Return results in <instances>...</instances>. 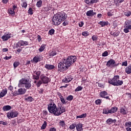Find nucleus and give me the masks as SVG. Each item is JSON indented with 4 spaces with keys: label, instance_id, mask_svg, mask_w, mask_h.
<instances>
[{
    "label": "nucleus",
    "instance_id": "1",
    "mask_svg": "<svg viewBox=\"0 0 131 131\" xmlns=\"http://www.w3.org/2000/svg\"><path fill=\"white\" fill-rule=\"evenodd\" d=\"M77 60V58L73 55L68 56L67 59L63 58L61 62L58 63V71L60 72L66 71L72 64L76 62Z\"/></svg>",
    "mask_w": 131,
    "mask_h": 131
},
{
    "label": "nucleus",
    "instance_id": "2",
    "mask_svg": "<svg viewBox=\"0 0 131 131\" xmlns=\"http://www.w3.org/2000/svg\"><path fill=\"white\" fill-rule=\"evenodd\" d=\"M108 82L110 84H112V85L114 86H119V85L123 84V81L120 80L119 75H115L112 79H108Z\"/></svg>",
    "mask_w": 131,
    "mask_h": 131
},
{
    "label": "nucleus",
    "instance_id": "3",
    "mask_svg": "<svg viewBox=\"0 0 131 131\" xmlns=\"http://www.w3.org/2000/svg\"><path fill=\"white\" fill-rule=\"evenodd\" d=\"M26 46H28V41L20 40L15 43L14 49H16L17 53H21V51L23 49V47H26Z\"/></svg>",
    "mask_w": 131,
    "mask_h": 131
},
{
    "label": "nucleus",
    "instance_id": "4",
    "mask_svg": "<svg viewBox=\"0 0 131 131\" xmlns=\"http://www.w3.org/2000/svg\"><path fill=\"white\" fill-rule=\"evenodd\" d=\"M53 17L58 20L59 19L60 21H65V20L67 19V14L63 12H58L57 13L54 14Z\"/></svg>",
    "mask_w": 131,
    "mask_h": 131
},
{
    "label": "nucleus",
    "instance_id": "5",
    "mask_svg": "<svg viewBox=\"0 0 131 131\" xmlns=\"http://www.w3.org/2000/svg\"><path fill=\"white\" fill-rule=\"evenodd\" d=\"M64 112H66V108L64 106H59L58 107H56L52 114L55 116H59V115H61V114Z\"/></svg>",
    "mask_w": 131,
    "mask_h": 131
},
{
    "label": "nucleus",
    "instance_id": "6",
    "mask_svg": "<svg viewBox=\"0 0 131 131\" xmlns=\"http://www.w3.org/2000/svg\"><path fill=\"white\" fill-rule=\"evenodd\" d=\"M19 84L20 85H25V87L27 90H29L31 88V83L27 79L22 78L19 80Z\"/></svg>",
    "mask_w": 131,
    "mask_h": 131
},
{
    "label": "nucleus",
    "instance_id": "7",
    "mask_svg": "<svg viewBox=\"0 0 131 131\" xmlns=\"http://www.w3.org/2000/svg\"><path fill=\"white\" fill-rule=\"evenodd\" d=\"M57 107V105H56V104L54 102H51L48 105V110L49 112V113H51V114H53L54 113V112L55 111V110Z\"/></svg>",
    "mask_w": 131,
    "mask_h": 131
},
{
    "label": "nucleus",
    "instance_id": "8",
    "mask_svg": "<svg viewBox=\"0 0 131 131\" xmlns=\"http://www.w3.org/2000/svg\"><path fill=\"white\" fill-rule=\"evenodd\" d=\"M40 79L43 84H47L50 82V78L48 77L45 74H41Z\"/></svg>",
    "mask_w": 131,
    "mask_h": 131
},
{
    "label": "nucleus",
    "instance_id": "9",
    "mask_svg": "<svg viewBox=\"0 0 131 131\" xmlns=\"http://www.w3.org/2000/svg\"><path fill=\"white\" fill-rule=\"evenodd\" d=\"M18 115H19V113L17 111H11L7 113V116L9 119H11V118H14V117H17Z\"/></svg>",
    "mask_w": 131,
    "mask_h": 131
},
{
    "label": "nucleus",
    "instance_id": "10",
    "mask_svg": "<svg viewBox=\"0 0 131 131\" xmlns=\"http://www.w3.org/2000/svg\"><path fill=\"white\" fill-rule=\"evenodd\" d=\"M106 66H107V67H110V68H113L114 67H116L117 64L115 63V60H114V59H111L107 62Z\"/></svg>",
    "mask_w": 131,
    "mask_h": 131
},
{
    "label": "nucleus",
    "instance_id": "11",
    "mask_svg": "<svg viewBox=\"0 0 131 131\" xmlns=\"http://www.w3.org/2000/svg\"><path fill=\"white\" fill-rule=\"evenodd\" d=\"M99 96L100 98H103V99H106V100H110V97H109V94L106 91H102L99 93Z\"/></svg>",
    "mask_w": 131,
    "mask_h": 131
},
{
    "label": "nucleus",
    "instance_id": "12",
    "mask_svg": "<svg viewBox=\"0 0 131 131\" xmlns=\"http://www.w3.org/2000/svg\"><path fill=\"white\" fill-rule=\"evenodd\" d=\"M72 80H73V76H71V75H68L62 79V81L64 83H69Z\"/></svg>",
    "mask_w": 131,
    "mask_h": 131
},
{
    "label": "nucleus",
    "instance_id": "13",
    "mask_svg": "<svg viewBox=\"0 0 131 131\" xmlns=\"http://www.w3.org/2000/svg\"><path fill=\"white\" fill-rule=\"evenodd\" d=\"M62 20H60V19L56 18V17H53L52 18V24L53 25H55V26H58V25H60L61 23H62Z\"/></svg>",
    "mask_w": 131,
    "mask_h": 131
},
{
    "label": "nucleus",
    "instance_id": "14",
    "mask_svg": "<svg viewBox=\"0 0 131 131\" xmlns=\"http://www.w3.org/2000/svg\"><path fill=\"white\" fill-rule=\"evenodd\" d=\"M35 75H33V78L35 80H38L39 79V78L40 77V76L41 75V72L40 71H35Z\"/></svg>",
    "mask_w": 131,
    "mask_h": 131
},
{
    "label": "nucleus",
    "instance_id": "15",
    "mask_svg": "<svg viewBox=\"0 0 131 131\" xmlns=\"http://www.w3.org/2000/svg\"><path fill=\"white\" fill-rule=\"evenodd\" d=\"M11 34H9V33H5L4 35L2 37V39L4 41H6L8 40V39H10L11 38Z\"/></svg>",
    "mask_w": 131,
    "mask_h": 131
},
{
    "label": "nucleus",
    "instance_id": "16",
    "mask_svg": "<svg viewBox=\"0 0 131 131\" xmlns=\"http://www.w3.org/2000/svg\"><path fill=\"white\" fill-rule=\"evenodd\" d=\"M86 15L88 17H94V16H96V13L94 12L93 10H90L87 11Z\"/></svg>",
    "mask_w": 131,
    "mask_h": 131
},
{
    "label": "nucleus",
    "instance_id": "17",
    "mask_svg": "<svg viewBox=\"0 0 131 131\" xmlns=\"http://www.w3.org/2000/svg\"><path fill=\"white\" fill-rule=\"evenodd\" d=\"M33 61L35 63H38L41 61V56L40 55H36L33 58Z\"/></svg>",
    "mask_w": 131,
    "mask_h": 131
},
{
    "label": "nucleus",
    "instance_id": "18",
    "mask_svg": "<svg viewBox=\"0 0 131 131\" xmlns=\"http://www.w3.org/2000/svg\"><path fill=\"white\" fill-rule=\"evenodd\" d=\"M124 27H127L128 29H131V20H127L124 23Z\"/></svg>",
    "mask_w": 131,
    "mask_h": 131
},
{
    "label": "nucleus",
    "instance_id": "19",
    "mask_svg": "<svg viewBox=\"0 0 131 131\" xmlns=\"http://www.w3.org/2000/svg\"><path fill=\"white\" fill-rule=\"evenodd\" d=\"M118 110V107L114 106L110 110V114H113V113H116Z\"/></svg>",
    "mask_w": 131,
    "mask_h": 131
},
{
    "label": "nucleus",
    "instance_id": "20",
    "mask_svg": "<svg viewBox=\"0 0 131 131\" xmlns=\"http://www.w3.org/2000/svg\"><path fill=\"white\" fill-rule=\"evenodd\" d=\"M58 125L59 127H62V128H65L66 126V123H65V121L60 120V121L58 122Z\"/></svg>",
    "mask_w": 131,
    "mask_h": 131
},
{
    "label": "nucleus",
    "instance_id": "21",
    "mask_svg": "<svg viewBox=\"0 0 131 131\" xmlns=\"http://www.w3.org/2000/svg\"><path fill=\"white\" fill-rule=\"evenodd\" d=\"M99 0H84L85 4L87 5H93L95 3H97Z\"/></svg>",
    "mask_w": 131,
    "mask_h": 131
},
{
    "label": "nucleus",
    "instance_id": "22",
    "mask_svg": "<svg viewBox=\"0 0 131 131\" xmlns=\"http://www.w3.org/2000/svg\"><path fill=\"white\" fill-rule=\"evenodd\" d=\"M116 123V119L113 120L111 118H109L106 121V123H107V124H109V125H110V124H112V123Z\"/></svg>",
    "mask_w": 131,
    "mask_h": 131
},
{
    "label": "nucleus",
    "instance_id": "23",
    "mask_svg": "<svg viewBox=\"0 0 131 131\" xmlns=\"http://www.w3.org/2000/svg\"><path fill=\"white\" fill-rule=\"evenodd\" d=\"M12 109V106L10 105H5L3 107L2 110L6 112V111H10Z\"/></svg>",
    "mask_w": 131,
    "mask_h": 131
},
{
    "label": "nucleus",
    "instance_id": "24",
    "mask_svg": "<svg viewBox=\"0 0 131 131\" xmlns=\"http://www.w3.org/2000/svg\"><path fill=\"white\" fill-rule=\"evenodd\" d=\"M45 68L48 69V70H52V69H55V66L52 64H46L45 65Z\"/></svg>",
    "mask_w": 131,
    "mask_h": 131
},
{
    "label": "nucleus",
    "instance_id": "25",
    "mask_svg": "<svg viewBox=\"0 0 131 131\" xmlns=\"http://www.w3.org/2000/svg\"><path fill=\"white\" fill-rule=\"evenodd\" d=\"M34 83L36 84V86H37V88H40V85L43 83L42 82V81H41V80H39L38 81H37V80L34 81Z\"/></svg>",
    "mask_w": 131,
    "mask_h": 131
},
{
    "label": "nucleus",
    "instance_id": "26",
    "mask_svg": "<svg viewBox=\"0 0 131 131\" xmlns=\"http://www.w3.org/2000/svg\"><path fill=\"white\" fill-rule=\"evenodd\" d=\"M76 128L77 131H82V124L78 123L76 125Z\"/></svg>",
    "mask_w": 131,
    "mask_h": 131
},
{
    "label": "nucleus",
    "instance_id": "27",
    "mask_svg": "<svg viewBox=\"0 0 131 131\" xmlns=\"http://www.w3.org/2000/svg\"><path fill=\"white\" fill-rule=\"evenodd\" d=\"M18 92L19 95H24L26 93V89L20 88L18 89Z\"/></svg>",
    "mask_w": 131,
    "mask_h": 131
},
{
    "label": "nucleus",
    "instance_id": "28",
    "mask_svg": "<svg viewBox=\"0 0 131 131\" xmlns=\"http://www.w3.org/2000/svg\"><path fill=\"white\" fill-rule=\"evenodd\" d=\"M98 24H99V25H101V27H104V26H107V25L109 24V22L100 21Z\"/></svg>",
    "mask_w": 131,
    "mask_h": 131
},
{
    "label": "nucleus",
    "instance_id": "29",
    "mask_svg": "<svg viewBox=\"0 0 131 131\" xmlns=\"http://www.w3.org/2000/svg\"><path fill=\"white\" fill-rule=\"evenodd\" d=\"M125 71L127 74H130L131 73V64L129 65L128 67H127L125 69Z\"/></svg>",
    "mask_w": 131,
    "mask_h": 131
},
{
    "label": "nucleus",
    "instance_id": "30",
    "mask_svg": "<svg viewBox=\"0 0 131 131\" xmlns=\"http://www.w3.org/2000/svg\"><path fill=\"white\" fill-rule=\"evenodd\" d=\"M103 114H110V110H109V108L106 107L103 109Z\"/></svg>",
    "mask_w": 131,
    "mask_h": 131
},
{
    "label": "nucleus",
    "instance_id": "31",
    "mask_svg": "<svg viewBox=\"0 0 131 131\" xmlns=\"http://www.w3.org/2000/svg\"><path fill=\"white\" fill-rule=\"evenodd\" d=\"M25 101L27 102H30V103H31V102H33V101H34V99L32 98L31 96H29L26 98H25Z\"/></svg>",
    "mask_w": 131,
    "mask_h": 131
},
{
    "label": "nucleus",
    "instance_id": "32",
    "mask_svg": "<svg viewBox=\"0 0 131 131\" xmlns=\"http://www.w3.org/2000/svg\"><path fill=\"white\" fill-rule=\"evenodd\" d=\"M59 50L57 51H52L50 53V57H54V56H56L57 54H58Z\"/></svg>",
    "mask_w": 131,
    "mask_h": 131
},
{
    "label": "nucleus",
    "instance_id": "33",
    "mask_svg": "<svg viewBox=\"0 0 131 131\" xmlns=\"http://www.w3.org/2000/svg\"><path fill=\"white\" fill-rule=\"evenodd\" d=\"M119 33L120 32L119 31H116V32L112 31L111 32V35H112L113 36H114V37L118 36L119 35Z\"/></svg>",
    "mask_w": 131,
    "mask_h": 131
},
{
    "label": "nucleus",
    "instance_id": "34",
    "mask_svg": "<svg viewBox=\"0 0 131 131\" xmlns=\"http://www.w3.org/2000/svg\"><path fill=\"white\" fill-rule=\"evenodd\" d=\"M36 6L37 8H41V6H42V1L39 0L37 1Z\"/></svg>",
    "mask_w": 131,
    "mask_h": 131
},
{
    "label": "nucleus",
    "instance_id": "35",
    "mask_svg": "<svg viewBox=\"0 0 131 131\" xmlns=\"http://www.w3.org/2000/svg\"><path fill=\"white\" fill-rule=\"evenodd\" d=\"M120 112L123 115H126L127 114V111L124 110V108H121L120 110Z\"/></svg>",
    "mask_w": 131,
    "mask_h": 131
},
{
    "label": "nucleus",
    "instance_id": "36",
    "mask_svg": "<svg viewBox=\"0 0 131 131\" xmlns=\"http://www.w3.org/2000/svg\"><path fill=\"white\" fill-rule=\"evenodd\" d=\"M28 5V4H27V2L26 1H24L21 4L22 8H24L25 9H26L27 8Z\"/></svg>",
    "mask_w": 131,
    "mask_h": 131
},
{
    "label": "nucleus",
    "instance_id": "37",
    "mask_svg": "<svg viewBox=\"0 0 131 131\" xmlns=\"http://www.w3.org/2000/svg\"><path fill=\"white\" fill-rule=\"evenodd\" d=\"M45 49H46V45L42 44L39 49V52H43V51H45Z\"/></svg>",
    "mask_w": 131,
    "mask_h": 131
},
{
    "label": "nucleus",
    "instance_id": "38",
    "mask_svg": "<svg viewBox=\"0 0 131 131\" xmlns=\"http://www.w3.org/2000/svg\"><path fill=\"white\" fill-rule=\"evenodd\" d=\"M49 35H53L55 34V29H51L48 32Z\"/></svg>",
    "mask_w": 131,
    "mask_h": 131
},
{
    "label": "nucleus",
    "instance_id": "39",
    "mask_svg": "<svg viewBox=\"0 0 131 131\" xmlns=\"http://www.w3.org/2000/svg\"><path fill=\"white\" fill-rule=\"evenodd\" d=\"M1 94L5 97L6 94H8V89L7 88L3 89L2 92H1Z\"/></svg>",
    "mask_w": 131,
    "mask_h": 131
},
{
    "label": "nucleus",
    "instance_id": "40",
    "mask_svg": "<svg viewBox=\"0 0 131 131\" xmlns=\"http://www.w3.org/2000/svg\"><path fill=\"white\" fill-rule=\"evenodd\" d=\"M60 102H61L62 104H63V105H66V104H67V101L65 100V98H64V97L62 96V97L60 98Z\"/></svg>",
    "mask_w": 131,
    "mask_h": 131
},
{
    "label": "nucleus",
    "instance_id": "41",
    "mask_svg": "<svg viewBox=\"0 0 131 131\" xmlns=\"http://www.w3.org/2000/svg\"><path fill=\"white\" fill-rule=\"evenodd\" d=\"M47 121H45L42 126H41V129H46L47 127Z\"/></svg>",
    "mask_w": 131,
    "mask_h": 131
},
{
    "label": "nucleus",
    "instance_id": "42",
    "mask_svg": "<svg viewBox=\"0 0 131 131\" xmlns=\"http://www.w3.org/2000/svg\"><path fill=\"white\" fill-rule=\"evenodd\" d=\"M84 117H86V113L82 114L80 116H77L76 118H84Z\"/></svg>",
    "mask_w": 131,
    "mask_h": 131
},
{
    "label": "nucleus",
    "instance_id": "43",
    "mask_svg": "<svg viewBox=\"0 0 131 131\" xmlns=\"http://www.w3.org/2000/svg\"><path fill=\"white\" fill-rule=\"evenodd\" d=\"M66 99L67 100V101H70V102H71V101L73 100V96L69 95L67 98H66Z\"/></svg>",
    "mask_w": 131,
    "mask_h": 131
},
{
    "label": "nucleus",
    "instance_id": "44",
    "mask_svg": "<svg viewBox=\"0 0 131 131\" xmlns=\"http://www.w3.org/2000/svg\"><path fill=\"white\" fill-rule=\"evenodd\" d=\"M20 62L19 61H15L13 63V67L14 68H17L19 65H20Z\"/></svg>",
    "mask_w": 131,
    "mask_h": 131
},
{
    "label": "nucleus",
    "instance_id": "45",
    "mask_svg": "<svg viewBox=\"0 0 131 131\" xmlns=\"http://www.w3.org/2000/svg\"><path fill=\"white\" fill-rule=\"evenodd\" d=\"M95 103L96 105H101L102 104V99H97L95 100Z\"/></svg>",
    "mask_w": 131,
    "mask_h": 131
},
{
    "label": "nucleus",
    "instance_id": "46",
    "mask_svg": "<svg viewBox=\"0 0 131 131\" xmlns=\"http://www.w3.org/2000/svg\"><path fill=\"white\" fill-rule=\"evenodd\" d=\"M83 88L81 86H78L77 88L75 90V92H79L80 91H82Z\"/></svg>",
    "mask_w": 131,
    "mask_h": 131
},
{
    "label": "nucleus",
    "instance_id": "47",
    "mask_svg": "<svg viewBox=\"0 0 131 131\" xmlns=\"http://www.w3.org/2000/svg\"><path fill=\"white\" fill-rule=\"evenodd\" d=\"M28 13L29 14V15H33V10H32V8L31 7H30L29 8Z\"/></svg>",
    "mask_w": 131,
    "mask_h": 131
},
{
    "label": "nucleus",
    "instance_id": "48",
    "mask_svg": "<svg viewBox=\"0 0 131 131\" xmlns=\"http://www.w3.org/2000/svg\"><path fill=\"white\" fill-rule=\"evenodd\" d=\"M125 127H131V122H126L125 124Z\"/></svg>",
    "mask_w": 131,
    "mask_h": 131
},
{
    "label": "nucleus",
    "instance_id": "49",
    "mask_svg": "<svg viewBox=\"0 0 131 131\" xmlns=\"http://www.w3.org/2000/svg\"><path fill=\"white\" fill-rule=\"evenodd\" d=\"M82 35L83 36H88V35H90V33L88 31H84L82 32Z\"/></svg>",
    "mask_w": 131,
    "mask_h": 131
},
{
    "label": "nucleus",
    "instance_id": "50",
    "mask_svg": "<svg viewBox=\"0 0 131 131\" xmlns=\"http://www.w3.org/2000/svg\"><path fill=\"white\" fill-rule=\"evenodd\" d=\"M76 127V124L74 123L71 125L69 127L70 129H74Z\"/></svg>",
    "mask_w": 131,
    "mask_h": 131
},
{
    "label": "nucleus",
    "instance_id": "51",
    "mask_svg": "<svg viewBox=\"0 0 131 131\" xmlns=\"http://www.w3.org/2000/svg\"><path fill=\"white\" fill-rule=\"evenodd\" d=\"M12 96H19V92L17 91H15L13 93H12Z\"/></svg>",
    "mask_w": 131,
    "mask_h": 131
},
{
    "label": "nucleus",
    "instance_id": "52",
    "mask_svg": "<svg viewBox=\"0 0 131 131\" xmlns=\"http://www.w3.org/2000/svg\"><path fill=\"white\" fill-rule=\"evenodd\" d=\"M125 16H126L127 17H129L131 15V12L129 11H127L124 12Z\"/></svg>",
    "mask_w": 131,
    "mask_h": 131
},
{
    "label": "nucleus",
    "instance_id": "53",
    "mask_svg": "<svg viewBox=\"0 0 131 131\" xmlns=\"http://www.w3.org/2000/svg\"><path fill=\"white\" fill-rule=\"evenodd\" d=\"M8 12L11 15H14V14H15V10L12 9H9Z\"/></svg>",
    "mask_w": 131,
    "mask_h": 131
},
{
    "label": "nucleus",
    "instance_id": "54",
    "mask_svg": "<svg viewBox=\"0 0 131 131\" xmlns=\"http://www.w3.org/2000/svg\"><path fill=\"white\" fill-rule=\"evenodd\" d=\"M125 28L123 29L124 32L125 33H128L129 32V30H131V29H128L127 27H124Z\"/></svg>",
    "mask_w": 131,
    "mask_h": 131
},
{
    "label": "nucleus",
    "instance_id": "55",
    "mask_svg": "<svg viewBox=\"0 0 131 131\" xmlns=\"http://www.w3.org/2000/svg\"><path fill=\"white\" fill-rule=\"evenodd\" d=\"M102 57H107V56H108V51H104L102 53Z\"/></svg>",
    "mask_w": 131,
    "mask_h": 131
},
{
    "label": "nucleus",
    "instance_id": "56",
    "mask_svg": "<svg viewBox=\"0 0 131 131\" xmlns=\"http://www.w3.org/2000/svg\"><path fill=\"white\" fill-rule=\"evenodd\" d=\"M122 66H125L126 67L127 66V61H123L122 63Z\"/></svg>",
    "mask_w": 131,
    "mask_h": 131
},
{
    "label": "nucleus",
    "instance_id": "57",
    "mask_svg": "<svg viewBox=\"0 0 131 131\" xmlns=\"http://www.w3.org/2000/svg\"><path fill=\"white\" fill-rule=\"evenodd\" d=\"M37 40H38V42H40L41 41V39H42L41 37L40 36V35H38L37 36Z\"/></svg>",
    "mask_w": 131,
    "mask_h": 131
},
{
    "label": "nucleus",
    "instance_id": "58",
    "mask_svg": "<svg viewBox=\"0 0 131 131\" xmlns=\"http://www.w3.org/2000/svg\"><path fill=\"white\" fill-rule=\"evenodd\" d=\"M92 38L93 41H95V40H97V39H98V37L96 35H93L92 36Z\"/></svg>",
    "mask_w": 131,
    "mask_h": 131
},
{
    "label": "nucleus",
    "instance_id": "59",
    "mask_svg": "<svg viewBox=\"0 0 131 131\" xmlns=\"http://www.w3.org/2000/svg\"><path fill=\"white\" fill-rule=\"evenodd\" d=\"M63 23H62L63 26H67V25H68V21L65 19V20H63Z\"/></svg>",
    "mask_w": 131,
    "mask_h": 131
},
{
    "label": "nucleus",
    "instance_id": "60",
    "mask_svg": "<svg viewBox=\"0 0 131 131\" xmlns=\"http://www.w3.org/2000/svg\"><path fill=\"white\" fill-rule=\"evenodd\" d=\"M50 10V7H46L43 8V11H45V12H49Z\"/></svg>",
    "mask_w": 131,
    "mask_h": 131
},
{
    "label": "nucleus",
    "instance_id": "61",
    "mask_svg": "<svg viewBox=\"0 0 131 131\" xmlns=\"http://www.w3.org/2000/svg\"><path fill=\"white\" fill-rule=\"evenodd\" d=\"M126 96H127V98H128V100L131 99V93H126Z\"/></svg>",
    "mask_w": 131,
    "mask_h": 131
},
{
    "label": "nucleus",
    "instance_id": "62",
    "mask_svg": "<svg viewBox=\"0 0 131 131\" xmlns=\"http://www.w3.org/2000/svg\"><path fill=\"white\" fill-rule=\"evenodd\" d=\"M0 124H3V125H7L8 124V122H4L1 121H0Z\"/></svg>",
    "mask_w": 131,
    "mask_h": 131
},
{
    "label": "nucleus",
    "instance_id": "63",
    "mask_svg": "<svg viewBox=\"0 0 131 131\" xmlns=\"http://www.w3.org/2000/svg\"><path fill=\"white\" fill-rule=\"evenodd\" d=\"M4 60H10V59H12V56H5L4 57Z\"/></svg>",
    "mask_w": 131,
    "mask_h": 131
},
{
    "label": "nucleus",
    "instance_id": "64",
    "mask_svg": "<svg viewBox=\"0 0 131 131\" xmlns=\"http://www.w3.org/2000/svg\"><path fill=\"white\" fill-rule=\"evenodd\" d=\"M49 131H57V129L55 127H51L50 128Z\"/></svg>",
    "mask_w": 131,
    "mask_h": 131
}]
</instances>
